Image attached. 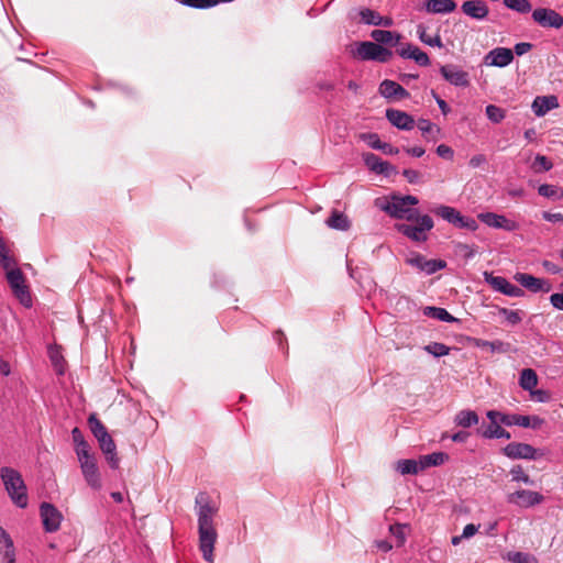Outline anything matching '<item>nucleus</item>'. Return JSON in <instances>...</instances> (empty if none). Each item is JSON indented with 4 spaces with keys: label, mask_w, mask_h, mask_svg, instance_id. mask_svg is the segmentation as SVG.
Listing matches in <instances>:
<instances>
[{
    "label": "nucleus",
    "mask_w": 563,
    "mask_h": 563,
    "mask_svg": "<svg viewBox=\"0 0 563 563\" xmlns=\"http://www.w3.org/2000/svg\"><path fill=\"white\" fill-rule=\"evenodd\" d=\"M405 528L404 525H391L389 527L390 533L397 539L398 547H401L406 541Z\"/></svg>",
    "instance_id": "54"
},
{
    "label": "nucleus",
    "mask_w": 563,
    "mask_h": 563,
    "mask_svg": "<svg viewBox=\"0 0 563 563\" xmlns=\"http://www.w3.org/2000/svg\"><path fill=\"white\" fill-rule=\"evenodd\" d=\"M530 395L532 398H534L536 400L540 401V402H545L549 400V395L545 390H542V389H537L534 390V388L530 391Z\"/></svg>",
    "instance_id": "62"
},
{
    "label": "nucleus",
    "mask_w": 563,
    "mask_h": 563,
    "mask_svg": "<svg viewBox=\"0 0 563 563\" xmlns=\"http://www.w3.org/2000/svg\"><path fill=\"white\" fill-rule=\"evenodd\" d=\"M7 282L12 290L21 285H24L25 278H24L22 271L20 268L15 267V268L9 269L7 272Z\"/></svg>",
    "instance_id": "44"
},
{
    "label": "nucleus",
    "mask_w": 563,
    "mask_h": 563,
    "mask_svg": "<svg viewBox=\"0 0 563 563\" xmlns=\"http://www.w3.org/2000/svg\"><path fill=\"white\" fill-rule=\"evenodd\" d=\"M485 113L488 120L493 123H499L506 117L505 110L495 104H488L485 109Z\"/></svg>",
    "instance_id": "48"
},
{
    "label": "nucleus",
    "mask_w": 563,
    "mask_h": 563,
    "mask_svg": "<svg viewBox=\"0 0 563 563\" xmlns=\"http://www.w3.org/2000/svg\"><path fill=\"white\" fill-rule=\"evenodd\" d=\"M505 456L511 460H529L533 461L538 459V451L530 444L521 442H511L501 449Z\"/></svg>",
    "instance_id": "8"
},
{
    "label": "nucleus",
    "mask_w": 563,
    "mask_h": 563,
    "mask_svg": "<svg viewBox=\"0 0 563 563\" xmlns=\"http://www.w3.org/2000/svg\"><path fill=\"white\" fill-rule=\"evenodd\" d=\"M424 351L434 357L445 356L450 353V347L444 343L431 342L424 346Z\"/></svg>",
    "instance_id": "49"
},
{
    "label": "nucleus",
    "mask_w": 563,
    "mask_h": 563,
    "mask_svg": "<svg viewBox=\"0 0 563 563\" xmlns=\"http://www.w3.org/2000/svg\"><path fill=\"white\" fill-rule=\"evenodd\" d=\"M78 461L87 485L95 490L101 489L102 481L95 454L81 453Z\"/></svg>",
    "instance_id": "6"
},
{
    "label": "nucleus",
    "mask_w": 563,
    "mask_h": 563,
    "mask_svg": "<svg viewBox=\"0 0 563 563\" xmlns=\"http://www.w3.org/2000/svg\"><path fill=\"white\" fill-rule=\"evenodd\" d=\"M380 210L389 214L395 219H405L407 221H413L419 213L417 209H411L404 203L400 199V195H391L389 199L382 202H377Z\"/></svg>",
    "instance_id": "5"
},
{
    "label": "nucleus",
    "mask_w": 563,
    "mask_h": 563,
    "mask_svg": "<svg viewBox=\"0 0 563 563\" xmlns=\"http://www.w3.org/2000/svg\"><path fill=\"white\" fill-rule=\"evenodd\" d=\"M462 12L475 20H484L489 13L488 5L483 0H467L461 5Z\"/></svg>",
    "instance_id": "19"
},
{
    "label": "nucleus",
    "mask_w": 563,
    "mask_h": 563,
    "mask_svg": "<svg viewBox=\"0 0 563 563\" xmlns=\"http://www.w3.org/2000/svg\"><path fill=\"white\" fill-rule=\"evenodd\" d=\"M396 52L402 58L413 59L419 66L426 67L430 65L428 54L410 43L401 44Z\"/></svg>",
    "instance_id": "17"
},
{
    "label": "nucleus",
    "mask_w": 563,
    "mask_h": 563,
    "mask_svg": "<svg viewBox=\"0 0 563 563\" xmlns=\"http://www.w3.org/2000/svg\"><path fill=\"white\" fill-rule=\"evenodd\" d=\"M437 154L440 157L445 158V159H452L454 156L453 150L449 145H445V144H440L437 147Z\"/></svg>",
    "instance_id": "57"
},
{
    "label": "nucleus",
    "mask_w": 563,
    "mask_h": 563,
    "mask_svg": "<svg viewBox=\"0 0 563 563\" xmlns=\"http://www.w3.org/2000/svg\"><path fill=\"white\" fill-rule=\"evenodd\" d=\"M510 475L512 482H521L526 485L534 484V482L530 478L528 474L525 473L523 468L520 465H515L510 470Z\"/></svg>",
    "instance_id": "51"
},
{
    "label": "nucleus",
    "mask_w": 563,
    "mask_h": 563,
    "mask_svg": "<svg viewBox=\"0 0 563 563\" xmlns=\"http://www.w3.org/2000/svg\"><path fill=\"white\" fill-rule=\"evenodd\" d=\"M431 212L439 216L446 222L454 224L456 216L459 214V210L453 207L440 205L431 209Z\"/></svg>",
    "instance_id": "37"
},
{
    "label": "nucleus",
    "mask_w": 563,
    "mask_h": 563,
    "mask_svg": "<svg viewBox=\"0 0 563 563\" xmlns=\"http://www.w3.org/2000/svg\"><path fill=\"white\" fill-rule=\"evenodd\" d=\"M12 292L22 306L25 308H30L32 306V298L26 284L12 289Z\"/></svg>",
    "instance_id": "43"
},
{
    "label": "nucleus",
    "mask_w": 563,
    "mask_h": 563,
    "mask_svg": "<svg viewBox=\"0 0 563 563\" xmlns=\"http://www.w3.org/2000/svg\"><path fill=\"white\" fill-rule=\"evenodd\" d=\"M432 96L434 97L435 102L438 103L441 112L444 115H446L451 111V109H450L449 104L446 103V101L443 100L442 98H440L434 91H432Z\"/></svg>",
    "instance_id": "63"
},
{
    "label": "nucleus",
    "mask_w": 563,
    "mask_h": 563,
    "mask_svg": "<svg viewBox=\"0 0 563 563\" xmlns=\"http://www.w3.org/2000/svg\"><path fill=\"white\" fill-rule=\"evenodd\" d=\"M515 279L525 288L529 289L532 292L550 291V284H547L543 279L534 277L530 274L526 273H517L515 275Z\"/></svg>",
    "instance_id": "20"
},
{
    "label": "nucleus",
    "mask_w": 563,
    "mask_h": 563,
    "mask_svg": "<svg viewBox=\"0 0 563 563\" xmlns=\"http://www.w3.org/2000/svg\"><path fill=\"white\" fill-rule=\"evenodd\" d=\"M532 111L537 117H543L552 109L559 107L558 97L551 96H539L532 102Z\"/></svg>",
    "instance_id": "25"
},
{
    "label": "nucleus",
    "mask_w": 563,
    "mask_h": 563,
    "mask_svg": "<svg viewBox=\"0 0 563 563\" xmlns=\"http://www.w3.org/2000/svg\"><path fill=\"white\" fill-rule=\"evenodd\" d=\"M542 266H543V268H544L548 273H550V274H554V275H555V274H560V273H561V271H562V269H561V267H560L558 264H555V263H553V262H551V261H548V260H545V261H543V262H542Z\"/></svg>",
    "instance_id": "61"
},
{
    "label": "nucleus",
    "mask_w": 563,
    "mask_h": 563,
    "mask_svg": "<svg viewBox=\"0 0 563 563\" xmlns=\"http://www.w3.org/2000/svg\"><path fill=\"white\" fill-rule=\"evenodd\" d=\"M417 34L419 36V40L424 43L426 45L432 46V47H439L441 48L443 46L442 40L439 34L435 36H429L426 33V27L422 24H419L417 26Z\"/></svg>",
    "instance_id": "38"
},
{
    "label": "nucleus",
    "mask_w": 563,
    "mask_h": 563,
    "mask_svg": "<svg viewBox=\"0 0 563 563\" xmlns=\"http://www.w3.org/2000/svg\"><path fill=\"white\" fill-rule=\"evenodd\" d=\"M485 282L488 283L496 291H499L509 297H521L523 290L511 284L507 278L503 276H494L490 273H485Z\"/></svg>",
    "instance_id": "11"
},
{
    "label": "nucleus",
    "mask_w": 563,
    "mask_h": 563,
    "mask_svg": "<svg viewBox=\"0 0 563 563\" xmlns=\"http://www.w3.org/2000/svg\"><path fill=\"white\" fill-rule=\"evenodd\" d=\"M426 8L432 13H450L455 10L456 3L453 0H428Z\"/></svg>",
    "instance_id": "29"
},
{
    "label": "nucleus",
    "mask_w": 563,
    "mask_h": 563,
    "mask_svg": "<svg viewBox=\"0 0 563 563\" xmlns=\"http://www.w3.org/2000/svg\"><path fill=\"white\" fill-rule=\"evenodd\" d=\"M504 5L518 13H528L531 11L532 5L529 0H503Z\"/></svg>",
    "instance_id": "41"
},
{
    "label": "nucleus",
    "mask_w": 563,
    "mask_h": 563,
    "mask_svg": "<svg viewBox=\"0 0 563 563\" xmlns=\"http://www.w3.org/2000/svg\"><path fill=\"white\" fill-rule=\"evenodd\" d=\"M533 21L542 27L560 29L563 26V16L553 9L538 8L532 11Z\"/></svg>",
    "instance_id": "9"
},
{
    "label": "nucleus",
    "mask_w": 563,
    "mask_h": 563,
    "mask_svg": "<svg viewBox=\"0 0 563 563\" xmlns=\"http://www.w3.org/2000/svg\"><path fill=\"white\" fill-rule=\"evenodd\" d=\"M396 471L401 475H417L422 471V468H420V460H399L396 463Z\"/></svg>",
    "instance_id": "30"
},
{
    "label": "nucleus",
    "mask_w": 563,
    "mask_h": 563,
    "mask_svg": "<svg viewBox=\"0 0 563 563\" xmlns=\"http://www.w3.org/2000/svg\"><path fill=\"white\" fill-rule=\"evenodd\" d=\"M325 223L331 229L340 230V231H346L351 227V222H350L349 218L344 213L339 212V211H333L331 213V216L328 218V220L325 221Z\"/></svg>",
    "instance_id": "31"
},
{
    "label": "nucleus",
    "mask_w": 563,
    "mask_h": 563,
    "mask_svg": "<svg viewBox=\"0 0 563 563\" xmlns=\"http://www.w3.org/2000/svg\"><path fill=\"white\" fill-rule=\"evenodd\" d=\"M503 426L504 424L495 421H489V423L483 422L479 428H477V434L487 440L496 439L497 434L503 430Z\"/></svg>",
    "instance_id": "34"
},
{
    "label": "nucleus",
    "mask_w": 563,
    "mask_h": 563,
    "mask_svg": "<svg viewBox=\"0 0 563 563\" xmlns=\"http://www.w3.org/2000/svg\"><path fill=\"white\" fill-rule=\"evenodd\" d=\"M363 159L368 169L376 174H380L388 177L391 174L396 173V168L394 166H391L388 162L383 161L376 154L365 153L363 154Z\"/></svg>",
    "instance_id": "18"
},
{
    "label": "nucleus",
    "mask_w": 563,
    "mask_h": 563,
    "mask_svg": "<svg viewBox=\"0 0 563 563\" xmlns=\"http://www.w3.org/2000/svg\"><path fill=\"white\" fill-rule=\"evenodd\" d=\"M360 16V22L366 25L376 26L377 20H379L380 14L369 8H362L357 12Z\"/></svg>",
    "instance_id": "42"
},
{
    "label": "nucleus",
    "mask_w": 563,
    "mask_h": 563,
    "mask_svg": "<svg viewBox=\"0 0 563 563\" xmlns=\"http://www.w3.org/2000/svg\"><path fill=\"white\" fill-rule=\"evenodd\" d=\"M423 314L426 317L448 323L457 321V319L453 317L446 309L440 307L427 306L423 308Z\"/></svg>",
    "instance_id": "28"
},
{
    "label": "nucleus",
    "mask_w": 563,
    "mask_h": 563,
    "mask_svg": "<svg viewBox=\"0 0 563 563\" xmlns=\"http://www.w3.org/2000/svg\"><path fill=\"white\" fill-rule=\"evenodd\" d=\"M379 93L386 99H406L409 92L398 82L385 79L379 85Z\"/></svg>",
    "instance_id": "21"
},
{
    "label": "nucleus",
    "mask_w": 563,
    "mask_h": 563,
    "mask_svg": "<svg viewBox=\"0 0 563 563\" xmlns=\"http://www.w3.org/2000/svg\"><path fill=\"white\" fill-rule=\"evenodd\" d=\"M407 263L418 268L419 271L426 273L427 275H432L438 271L445 268L446 263L443 260H428L423 255L416 253L412 256L407 258Z\"/></svg>",
    "instance_id": "13"
},
{
    "label": "nucleus",
    "mask_w": 563,
    "mask_h": 563,
    "mask_svg": "<svg viewBox=\"0 0 563 563\" xmlns=\"http://www.w3.org/2000/svg\"><path fill=\"white\" fill-rule=\"evenodd\" d=\"M442 77L455 87H467L470 85V75L454 64H448L440 67Z\"/></svg>",
    "instance_id": "12"
},
{
    "label": "nucleus",
    "mask_w": 563,
    "mask_h": 563,
    "mask_svg": "<svg viewBox=\"0 0 563 563\" xmlns=\"http://www.w3.org/2000/svg\"><path fill=\"white\" fill-rule=\"evenodd\" d=\"M453 225L459 229H467L470 231H476L478 229V223L474 218L465 217L460 211Z\"/></svg>",
    "instance_id": "46"
},
{
    "label": "nucleus",
    "mask_w": 563,
    "mask_h": 563,
    "mask_svg": "<svg viewBox=\"0 0 563 563\" xmlns=\"http://www.w3.org/2000/svg\"><path fill=\"white\" fill-rule=\"evenodd\" d=\"M543 500V495H541L538 492L527 489H519L507 496V501L509 504L523 508L533 507L536 505L541 504Z\"/></svg>",
    "instance_id": "10"
},
{
    "label": "nucleus",
    "mask_w": 563,
    "mask_h": 563,
    "mask_svg": "<svg viewBox=\"0 0 563 563\" xmlns=\"http://www.w3.org/2000/svg\"><path fill=\"white\" fill-rule=\"evenodd\" d=\"M532 48V44L531 43H528V42H520V43H517L515 46H514V55L516 54L517 56H522L523 54L528 53L529 51H531Z\"/></svg>",
    "instance_id": "58"
},
{
    "label": "nucleus",
    "mask_w": 563,
    "mask_h": 563,
    "mask_svg": "<svg viewBox=\"0 0 563 563\" xmlns=\"http://www.w3.org/2000/svg\"><path fill=\"white\" fill-rule=\"evenodd\" d=\"M538 194L545 198H553V199H560L563 197V191L554 186L549 184H542L538 188Z\"/></svg>",
    "instance_id": "47"
},
{
    "label": "nucleus",
    "mask_w": 563,
    "mask_h": 563,
    "mask_svg": "<svg viewBox=\"0 0 563 563\" xmlns=\"http://www.w3.org/2000/svg\"><path fill=\"white\" fill-rule=\"evenodd\" d=\"M417 224L396 223L395 229L413 242H426L428 232L434 227L432 218L428 214L419 216L413 220Z\"/></svg>",
    "instance_id": "3"
},
{
    "label": "nucleus",
    "mask_w": 563,
    "mask_h": 563,
    "mask_svg": "<svg viewBox=\"0 0 563 563\" xmlns=\"http://www.w3.org/2000/svg\"><path fill=\"white\" fill-rule=\"evenodd\" d=\"M417 126L428 142H437L441 134V129L428 119H419Z\"/></svg>",
    "instance_id": "27"
},
{
    "label": "nucleus",
    "mask_w": 563,
    "mask_h": 563,
    "mask_svg": "<svg viewBox=\"0 0 563 563\" xmlns=\"http://www.w3.org/2000/svg\"><path fill=\"white\" fill-rule=\"evenodd\" d=\"M179 2L195 9H209L218 4L217 0H179Z\"/></svg>",
    "instance_id": "52"
},
{
    "label": "nucleus",
    "mask_w": 563,
    "mask_h": 563,
    "mask_svg": "<svg viewBox=\"0 0 563 563\" xmlns=\"http://www.w3.org/2000/svg\"><path fill=\"white\" fill-rule=\"evenodd\" d=\"M71 438H73V441H74L75 446H76L75 451H76L77 457L81 456V453H90L89 444L85 440L84 434H82V432L80 431L79 428L76 427V428L73 429Z\"/></svg>",
    "instance_id": "36"
},
{
    "label": "nucleus",
    "mask_w": 563,
    "mask_h": 563,
    "mask_svg": "<svg viewBox=\"0 0 563 563\" xmlns=\"http://www.w3.org/2000/svg\"><path fill=\"white\" fill-rule=\"evenodd\" d=\"M360 140L364 141L369 147L374 150H379L383 143L379 139V135L373 132L361 133Z\"/></svg>",
    "instance_id": "53"
},
{
    "label": "nucleus",
    "mask_w": 563,
    "mask_h": 563,
    "mask_svg": "<svg viewBox=\"0 0 563 563\" xmlns=\"http://www.w3.org/2000/svg\"><path fill=\"white\" fill-rule=\"evenodd\" d=\"M505 559L511 563H538L534 555L521 551H510Z\"/></svg>",
    "instance_id": "39"
},
{
    "label": "nucleus",
    "mask_w": 563,
    "mask_h": 563,
    "mask_svg": "<svg viewBox=\"0 0 563 563\" xmlns=\"http://www.w3.org/2000/svg\"><path fill=\"white\" fill-rule=\"evenodd\" d=\"M353 56L360 60L388 63L393 57V52L375 42L363 41L356 44Z\"/></svg>",
    "instance_id": "4"
},
{
    "label": "nucleus",
    "mask_w": 563,
    "mask_h": 563,
    "mask_svg": "<svg viewBox=\"0 0 563 563\" xmlns=\"http://www.w3.org/2000/svg\"><path fill=\"white\" fill-rule=\"evenodd\" d=\"M371 37L375 43L382 46L390 45L400 47V45L402 44L400 43L401 34L394 31L376 29L371 32Z\"/></svg>",
    "instance_id": "24"
},
{
    "label": "nucleus",
    "mask_w": 563,
    "mask_h": 563,
    "mask_svg": "<svg viewBox=\"0 0 563 563\" xmlns=\"http://www.w3.org/2000/svg\"><path fill=\"white\" fill-rule=\"evenodd\" d=\"M402 175L410 184H419L420 183L421 174L418 170L410 169V168L404 169Z\"/></svg>",
    "instance_id": "56"
},
{
    "label": "nucleus",
    "mask_w": 563,
    "mask_h": 563,
    "mask_svg": "<svg viewBox=\"0 0 563 563\" xmlns=\"http://www.w3.org/2000/svg\"><path fill=\"white\" fill-rule=\"evenodd\" d=\"M498 313L505 318V320L511 324L516 325L522 321L523 312L520 310H511L508 308H499Z\"/></svg>",
    "instance_id": "45"
},
{
    "label": "nucleus",
    "mask_w": 563,
    "mask_h": 563,
    "mask_svg": "<svg viewBox=\"0 0 563 563\" xmlns=\"http://www.w3.org/2000/svg\"><path fill=\"white\" fill-rule=\"evenodd\" d=\"M455 423L463 428H470L478 423L479 418L477 413L473 410H461L456 413Z\"/></svg>",
    "instance_id": "35"
},
{
    "label": "nucleus",
    "mask_w": 563,
    "mask_h": 563,
    "mask_svg": "<svg viewBox=\"0 0 563 563\" xmlns=\"http://www.w3.org/2000/svg\"><path fill=\"white\" fill-rule=\"evenodd\" d=\"M1 478L13 503L20 508H25L27 506L26 486L21 474L11 467H2Z\"/></svg>",
    "instance_id": "2"
},
{
    "label": "nucleus",
    "mask_w": 563,
    "mask_h": 563,
    "mask_svg": "<svg viewBox=\"0 0 563 563\" xmlns=\"http://www.w3.org/2000/svg\"><path fill=\"white\" fill-rule=\"evenodd\" d=\"M89 428L93 437L99 440L106 437L108 433L107 428L103 423L96 417V415H90L88 418Z\"/></svg>",
    "instance_id": "40"
},
{
    "label": "nucleus",
    "mask_w": 563,
    "mask_h": 563,
    "mask_svg": "<svg viewBox=\"0 0 563 563\" xmlns=\"http://www.w3.org/2000/svg\"><path fill=\"white\" fill-rule=\"evenodd\" d=\"M514 60V52L507 47H496L489 51L485 57L484 63L493 67H506Z\"/></svg>",
    "instance_id": "15"
},
{
    "label": "nucleus",
    "mask_w": 563,
    "mask_h": 563,
    "mask_svg": "<svg viewBox=\"0 0 563 563\" xmlns=\"http://www.w3.org/2000/svg\"><path fill=\"white\" fill-rule=\"evenodd\" d=\"M543 219L549 221V222H563V214L560 213V212H555V213H552V212H543L542 214Z\"/></svg>",
    "instance_id": "64"
},
{
    "label": "nucleus",
    "mask_w": 563,
    "mask_h": 563,
    "mask_svg": "<svg viewBox=\"0 0 563 563\" xmlns=\"http://www.w3.org/2000/svg\"><path fill=\"white\" fill-rule=\"evenodd\" d=\"M505 412L498 411V410H488L486 412V417L489 421H495L497 423L504 424L505 419Z\"/></svg>",
    "instance_id": "59"
},
{
    "label": "nucleus",
    "mask_w": 563,
    "mask_h": 563,
    "mask_svg": "<svg viewBox=\"0 0 563 563\" xmlns=\"http://www.w3.org/2000/svg\"><path fill=\"white\" fill-rule=\"evenodd\" d=\"M473 345L482 350H488L490 353H507L510 349L509 343L500 340L487 341L483 339H474Z\"/></svg>",
    "instance_id": "26"
},
{
    "label": "nucleus",
    "mask_w": 563,
    "mask_h": 563,
    "mask_svg": "<svg viewBox=\"0 0 563 563\" xmlns=\"http://www.w3.org/2000/svg\"><path fill=\"white\" fill-rule=\"evenodd\" d=\"M40 515L43 523V528L46 532H55L59 529L63 515L62 512L49 503H42L40 506Z\"/></svg>",
    "instance_id": "7"
},
{
    "label": "nucleus",
    "mask_w": 563,
    "mask_h": 563,
    "mask_svg": "<svg viewBox=\"0 0 563 563\" xmlns=\"http://www.w3.org/2000/svg\"><path fill=\"white\" fill-rule=\"evenodd\" d=\"M550 302L555 309L563 311V294L562 292L552 294L550 296Z\"/></svg>",
    "instance_id": "60"
},
{
    "label": "nucleus",
    "mask_w": 563,
    "mask_h": 563,
    "mask_svg": "<svg viewBox=\"0 0 563 563\" xmlns=\"http://www.w3.org/2000/svg\"><path fill=\"white\" fill-rule=\"evenodd\" d=\"M420 460V468L426 470L431 466L442 465L445 460H448V454L443 452H433L427 455H422L419 457Z\"/></svg>",
    "instance_id": "33"
},
{
    "label": "nucleus",
    "mask_w": 563,
    "mask_h": 563,
    "mask_svg": "<svg viewBox=\"0 0 563 563\" xmlns=\"http://www.w3.org/2000/svg\"><path fill=\"white\" fill-rule=\"evenodd\" d=\"M195 511L198 523V545L202 559L207 563H214V545L218 540V532L213 518L218 508L212 504L210 496L200 492L195 499Z\"/></svg>",
    "instance_id": "1"
},
{
    "label": "nucleus",
    "mask_w": 563,
    "mask_h": 563,
    "mask_svg": "<svg viewBox=\"0 0 563 563\" xmlns=\"http://www.w3.org/2000/svg\"><path fill=\"white\" fill-rule=\"evenodd\" d=\"M553 167L552 162L544 155L538 154L532 163V168L536 173L548 172Z\"/></svg>",
    "instance_id": "50"
},
{
    "label": "nucleus",
    "mask_w": 563,
    "mask_h": 563,
    "mask_svg": "<svg viewBox=\"0 0 563 563\" xmlns=\"http://www.w3.org/2000/svg\"><path fill=\"white\" fill-rule=\"evenodd\" d=\"M49 357H51V361L56 369V372L59 374V375H63L64 374V368H63V357L62 355L58 354V352H53L51 351L49 352Z\"/></svg>",
    "instance_id": "55"
},
{
    "label": "nucleus",
    "mask_w": 563,
    "mask_h": 563,
    "mask_svg": "<svg viewBox=\"0 0 563 563\" xmlns=\"http://www.w3.org/2000/svg\"><path fill=\"white\" fill-rule=\"evenodd\" d=\"M99 446L106 456L109 466L117 470L120 464V459L117 454V445L110 434L98 440Z\"/></svg>",
    "instance_id": "22"
},
{
    "label": "nucleus",
    "mask_w": 563,
    "mask_h": 563,
    "mask_svg": "<svg viewBox=\"0 0 563 563\" xmlns=\"http://www.w3.org/2000/svg\"><path fill=\"white\" fill-rule=\"evenodd\" d=\"M0 555L3 563H15L13 540L2 527H0Z\"/></svg>",
    "instance_id": "23"
},
{
    "label": "nucleus",
    "mask_w": 563,
    "mask_h": 563,
    "mask_svg": "<svg viewBox=\"0 0 563 563\" xmlns=\"http://www.w3.org/2000/svg\"><path fill=\"white\" fill-rule=\"evenodd\" d=\"M386 118L391 125L399 130L410 131L416 125L413 117L401 110L387 109Z\"/></svg>",
    "instance_id": "16"
},
{
    "label": "nucleus",
    "mask_w": 563,
    "mask_h": 563,
    "mask_svg": "<svg viewBox=\"0 0 563 563\" xmlns=\"http://www.w3.org/2000/svg\"><path fill=\"white\" fill-rule=\"evenodd\" d=\"M538 385V375L532 368H525L520 372L519 386L527 391H531Z\"/></svg>",
    "instance_id": "32"
},
{
    "label": "nucleus",
    "mask_w": 563,
    "mask_h": 563,
    "mask_svg": "<svg viewBox=\"0 0 563 563\" xmlns=\"http://www.w3.org/2000/svg\"><path fill=\"white\" fill-rule=\"evenodd\" d=\"M477 218L487 227L501 229L507 232L516 231L519 227L516 221L509 220L505 216L497 214L495 212H482L477 216Z\"/></svg>",
    "instance_id": "14"
}]
</instances>
